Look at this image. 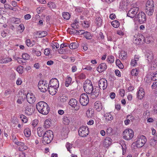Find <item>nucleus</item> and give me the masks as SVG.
<instances>
[{
    "mask_svg": "<svg viewBox=\"0 0 157 157\" xmlns=\"http://www.w3.org/2000/svg\"><path fill=\"white\" fill-rule=\"evenodd\" d=\"M48 85L50 86L58 88L59 87V81L56 78H52L50 81L49 84Z\"/></svg>",
    "mask_w": 157,
    "mask_h": 157,
    "instance_id": "nucleus-16",
    "label": "nucleus"
},
{
    "mask_svg": "<svg viewBox=\"0 0 157 157\" xmlns=\"http://www.w3.org/2000/svg\"><path fill=\"white\" fill-rule=\"evenodd\" d=\"M24 133L26 137H29L31 134V132L30 129L28 128H26L24 130Z\"/></svg>",
    "mask_w": 157,
    "mask_h": 157,
    "instance_id": "nucleus-32",
    "label": "nucleus"
},
{
    "mask_svg": "<svg viewBox=\"0 0 157 157\" xmlns=\"http://www.w3.org/2000/svg\"><path fill=\"white\" fill-rule=\"evenodd\" d=\"M81 104L83 106H86L88 104L89 98L88 95L86 93L81 94L79 98Z\"/></svg>",
    "mask_w": 157,
    "mask_h": 157,
    "instance_id": "nucleus-6",
    "label": "nucleus"
},
{
    "mask_svg": "<svg viewBox=\"0 0 157 157\" xmlns=\"http://www.w3.org/2000/svg\"><path fill=\"white\" fill-rule=\"evenodd\" d=\"M47 35V33L45 31H42L40 33H39L38 37L42 38L46 36Z\"/></svg>",
    "mask_w": 157,
    "mask_h": 157,
    "instance_id": "nucleus-46",
    "label": "nucleus"
},
{
    "mask_svg": "<svg viewBox=\"0 0 157 157\" xmlns=\"http://www.w3.org/2000/svg\"><path fill=\"white\" fill-rule=\"evenodd\" d=\"M71 78L70 76H68L65 82V86L67 87H68L71 84Z\"/></svg>",
    "mask_w": 157,
    "mask_h": 157,
    "instance_id": "nucleus-31",
    "label": "nucleus"
},
{
    "mask_svg": "<svg viewBox=\"0 0 157 157\" xmlns=\"http://www.w3.org/2000/svg\"><path fill=\"white\" fill-rule=\"evenodd\" d=\"M157 142V135H154L153 138L150 140V145L153 147H154L156 145Z\"/></svg>",
    "mask_w": 157,
    "mask_h": 157,
    "instance_id": "nucleus-24",
    "label": "nucleus"
},
{
    "mask_svg": "<svg viewBox=\"0 0 157 157\" xmlns=\"http://www.w3.org/2000/svg\"><path fill=\"white\" fill-rule=\"evenodd\" d=\"M126 118H128L130 120V121L132 122H133V121L135 120V117H134L132 116H131L130 115H128L126 117Z\"/></svg>",
    "mask_w": 157,
    "mask_h": 157,
    "instance_id": "nucleus-55",
    "label": "nucleus"
},
{
    "mask_svg": "<svg viewBox=\"0 0 157 157\" xmlns=\"http://www.w3.org/2000/svg\"><path fill=\"white\" fill-rule=\"evenodd\" d=\"M121 146L122 150H123V154L124 155L126 151V145L124 144H122Z\"/></svg>",
    "mask_w": 157,
    "mask_h": 157,
    "instance_id": "nucleus-54",
    "label": "nucleus"
},
{
    "mask_svg": "<svg viewBox=\"0 0 157 157\" xmlns=\"http://www.w3.org/2000/svg\"><path fill=\"white\" fill-rule=\"evenodd\" d=\"M94 108L98 111H100L102 108V106L101 102L97 101L94 104Z\"/></svg>",
    "mask_w": 157,
    "mask_h": 157,
    "instance_id": "nucleus-19",
    "label": "nucleus"
},
{
    "mask_svg": "<svg viewBox=\"0 0 157 157\" xmlns=\"http://www.w3.org/2000/svg\"><path fill=\"white\" fill-rule=\"evenodd\" d=\"M125 91L123 89H121L120 90V94L122 97H123L124 95Z\"/></svg>",
    "mask_w": 157,
    "mask_h": 157,
    "instance_id": "nucleus-63",
    "label": "nucleus"
},
{
    "mask_svg": "<svg viewBox=\"0 0 157 157\" xmlns=\"http://www.w3.org/2000/svg\"><path fill=\"white\" fill-rule=\"evenodd\" d=\"M112 140L109 137H106L103 142V146L105 148L108 147L111 144Z\"/></svg>",
    "mask_w": 157,
    "mask_h": 157,
    "instance_id": "nucleus-17",
    "label": "nucleus"
},
{
    "mask_svg": "<svg viewBox=\"0 0 157 157\" xmlns=\"http://www.w3.org/2000/svg\"><path fill=\"white\" fill-rule=\"evenodd\" d=\"M63 122L65 125H68L70 123V120L67 116H64L63 118Z\"/></svg>",
    "mask_w": 157,
    "mask_h": 157,
    "instance_id": "nucleus-37",
    "label": "nucleus"
},
{
    "mask_svg": "<svg viewBox=\"0 0 157 157\" xmlns=\"http://www.w3.org/2000/svg\"><path fill=\"white\" fill-rule=\"evenodd\" d=\"M154 11V9H151L149 8L146 7L145 9V12L149 16H151L153 14Z\"/></svg>",
    "mask_w": 157,
    "mask_h": 157,
    "instance_id": "nucleus-26",
    "label": "nucleus"
},
{
    "mask_svg": "<svg viewBox=\"0 0 157 157\" xmlns=\"http://www.w3.org/2000/svg\"><path fill=\"white\" fill-rule=\"evenodd\" d=\"M98 85L99 88L102 89L103 90L105 89L108 85L107 81L104 78L100 79L98 82Z\"/></svg>",
    "mask_w": 157,
    "mask_h": 157,
    "instance_id": "nucleus-11",
    "label": "nucleus"
},
{
    "mask_svg": "<svg viewBox=\"0 0 157 157\" xmlns=\"http://www.w3.org/2000/svg\"><path fill=\"white\" fill-rule=\"evenodd\" d=\"M146 7L155 9V6L153 0H148L146 3Z\"/></svg>",
    "mask_w": 157,
    "mask_h": 157,
    "instance_id": "nucleus-23",
    "label": "nucleus"
},
{
    "mask_svg": "<svg viewBox=\"0 0 157 157\" xmlns=\"http://www.w3.org/2000/svg\"><path fill=\"white\" fill-rule=\"evenodd\" d=\"M94 87L91 82L89 80H86L84 83L83 88L85 92L88 94L91 93Z\"/></svg>",
    "mask_w": 157,
    "mask_h": 157,
    "instance_id": "nucleus-4",
    "label": "nucleus"
},
{
    "mask_svg": "<svg viewBox=\"0 0 157 157\" xmlns=\"http://www.w3.org/2000/svg\"><path fill=\"white\" fill-rule=\"evenodd\" d=\"M51 123L48 120H46L45 121L44 126L45 128H47L50 126Z\"/></svg>",
    "mask_w": 157,
    "mask_h": 157,
    "instance_id": "nucleus-48",
    "label": "nucleus"
},
{
    "mask_svg": "<svg viewBox=\"0 0 157 157\" xmlns=\"http://www.w3.org/2000/svg\"><path fill=\"white\" fill-rule=\"evenodd\" d=\"M84 36L87 39H90L92 37L90 33L87 31L85 32Z\"/></svg>",
    "mask_w": 157,
    "mask_h": 157,
    "instance_id": "nucleus-44",
    "label": "nucleus"
},
{
    "mask_svg": "<svg viewBox=\"0 0 157 157\" xmlns=\"http://www.w3.org/2000/svg\"><path fill=\"white\" fill-rule=\"evenodd\" d=\"M23 67L22 66H19L17 68V70L19 73H21L23 72Z\"/></svg>",
    "mask_w": 157,
    "mask_h": 157,
    "instance_id": "nucleus-56",
    "label": "nucleus"
},
{
    "mask_svg": "<svg viewBox=\"0 0 157 157\" xmlns=\"http://www.w3.org/2000/svg\"><path fill=\"white\" fill-rule=\"evenodd\" d=\"M146 58L147 59L148 62L150 63L152 61L153 59V55L152 52L148 51L146 52L145 55Z\"/></svg>",
    "mask_w": 157,
    "mask_h": 157,
    "instance_id": "nucleus-18",
    "label": "nucleus"
},
{
    "mask_svg": "<svg viewBox=\"0 0 157 157\" xmlns=\"http://www.w3.org/2000/svg\"><path fill=\"white\" fill-rule=\"evenodd\" d=\"M131 73L132 76H137L139 73V71L137 69H135L132 70Z\"/></svg>",
    "mask_w": 157,
    "mask_h": 157,
    "instance_id": "nucleus-36",
    "label": "nucleus"
},
{
    "mask_svg": "<svg viewBox=\"0 0 157 157\" xmlns=\"http://www.w3.org/2000/svg\"><path fill=\"white\" fill-rule=\"evenodd\" d=\"M142 36L144 38L143 41L147 44H149L150 43L151 41V37L149 36H147V35L145 36H142Z\"/></svg>",
    "mask_w": 157,
    "mask_h": 157,
    "instance_id": "nucleus-30",
    "label": "nucleus"
},
{
    "mask_svg": "<svg viewBox=\"0 0 157 157\" xmlns=\"http://www.w3.org/2000/svg\"><path fill=\"white\" fill-rule=\"evenodd\" d=\"M70 31V33L71 34H77L78 30L75 29H68V31Z\"/></svg>",
    "mask_w": 157,
    "mask_h": 157,
    "instance_id": "nucleus-51",
    "label": "nucleus"
},
{
    "mask_svg": "<svg viewBox=\"0 0 157 157\" xmlns=\"http://www.w3.org/2000/svg\"><path fill=\"white\" fill-rule=\"evenodd\" d=\"M115 73L116 75L119 77H121V75L120 72L118 70H116L115 71Z\"/></svg>",
    "mask_w": 157,
    "mask_h": 157,
    "instance_id": "nucleus-60",
    "label": "nucleus"
},
{
    "mask_svg": "<svg viewBox=\"0 0 157 157\" xmlns=\"http://www.w3.org/2000/svg\"><path fill=\"white\" fill-rule=\"evenodd\" d=\"M82 49L84 51H86L88 49V47H87V45L86 44H83L82 45Z\"/></svg>",
    "mask_w": 157,
    "mask_h": 157,
    "instance_id": "nucleus-64",
    "label": "nucleus"
},
{
    "mask_svg": "<svg viewBox=\"0 0 157 157\" xmlns=\"http://www.w3.org/2000/svg\"><path fill=\"white\" fill-rule=\"evenodd\" d=\"M111 25L114 27L117 28L119 26L120 23L118 21L115 20L112 21L111 22Z\"/></svg>",
    "mask_w": 157,
    "mask_h": 157,
    "instance_id": "nucleus-35",
    "label": "nucleus"
},
{
    "mask_svg": "<svg viewBox=\"0 0 157 157\" xmlns=\"http://www.w3.org/2000/svg\"><path fill=\"white\" fill-rule=\"evenodd\" d=\"M63 18L65 20H68L70 17V15L68 12H64L62 14Z\"/></svg>",
    "mask_w": 157,
    "mask_h": 157,
    "instance_id": "nucleus-34",
    "label": "nucleus"
},
{
    "mask_svg": "<svg viewBox=\"0 0 157 157\" xmlns=\"http://www.w3.org/2000/svg\"><path fill=\"white\" fill-rule=\"evenodd\" d=\"M68 99L67 96H62L60 97V101L61 102L64 103L68 100Z\"/></svg>",
    "mask_w": 157,
    "mask_h": 157,
    "instance_id": "nucleus-38",
    "label": "nucleus"
},
{
    "mask_svg": "<svg viewBox=\"0 0 157 157\" xmlns=\"http://www.w3.org/2000/svg\"><path fill=\"white\" fill-rule=\"evenodd\" d=\"M107 59L109 62L111 63H113L114 60V57L112 56H108Z\"/></svg>",
    "mask_w": 157,
    "mask_h": 157,
    "instance_id": "nucleus-43",
    "label": "nucleus"
},
{
    "mask_svg": "<svg viewBox=\"0 0 157 157\" xmlns=\"http://www.w3.org/2000/svg\"><path fill=\"white\" fill-rule=\"evenodd\" d=\"M99 87L98 86H94L92 90V92L90 94L93 98H95L98 97L100 93Z\"/></svg>",
    "mask_w": 157,
    "mask_h": 157,
    "instance_id": "nucleus-14",
    "label": "nucleus"
},
{
    "mask_svg": "<svg viewBox=\"0 0 157 157\" xmlns=\"http://www.w3.org/2000/svg\"><path fill=\"white\" fill-rule=\"evenodd\" d=\"M139 8L137 7H133L130 9L127 14L128 16L133 18L134 17L138 12Z\"/></svg>",
    "mask_w": 157,
    "mask_h": 157,
    "instance_id": "nucleus-10",
    "label": "nucleus"
},
{
    "mask_svg": "<svg viewBox=\"0 0 157 157\" xmlns=\"http://www.w3.org/2000/svg\"><path fill=\"white\" fill-rule=\"evenodd\" d=\"M93 111L89 109L87 110L86 112V115L88 117L91 118L93 116Z\"/></svg>",
    "mask_w": 157,
    "mask_h": 157,
    "instance_id": "nucleus-45",
    "label": "nucleus"
},
{
    "mask_svg": "<svg viewBox=\"0 0 157 157\" xmlns=\"http://www.w3.org/2000/svg\"><path fill=\"white\" fill-rule=\"evenodd\" d=\"M151 76V79L153 81L157 80V71L155 72L152 73Z\"/></svg>",
    "mask_w": 157,
    "mask_h": 157,
    "instance_id": "nucleus-39",
    "label": "nucleus"
},
{
    "mask_svg": "<svg viewBox=\"0 0 157 157\" xmlns=\"http://www.w3.org/2000/svg\"><path fill=\"white\" fill-rule=\"evenodd\" d=\"M37 134L39 137L42 136L43 130L40 127H38L37 128Z\"/></svg>",
    "mask_w": 157,
    "mask_h": 157,
    "instance_id": "nucleus-40",
    "label": "nucleus"
},
{
    "mask_svg": "<svg viewBox=\"0 0 157 157\" xmlns=\"http://www.w3.org/2000/svg\"><path fill=\"white\" fill-rule=\"evenodd\" d=\"M22 57L24 60H28L29 59L30 56L27 53H24L22 55Z\"/></svg>",
    "mask_w": 157,
    "mask_h": 157,
    "instance_id": "nucleus-49",
    "label": "nucleus"
},
{
    "mask_svg": "<svg viewBox=\"0 0 157 157\" xmlns=\"http://www.w3.org/2000/svg\"><path fill=\"white\" fill-rule=\"evenodd\" d=\"M127 3L125 0L121 1L120 3V8L122 10L125 9L127 8Z\"/></svg>",
    "mask_w": 157,
    "mask_h": 157,
    "instance_id": "nucleus-28",
    "label": "nucleus"
},
{
    "mask_svg": "<svg viewBox=\"0 0 157 157\" xmlns=\"http://www.w3.org/2000/svg\"><path fill=\"white\" fill-rule=\"evenodd\" d=\"M79 46L78 43L73 42L71 43L69 45V47L71 49H75L78 48Z\"/></svg>",
    "mask_w": 157,
    "mask_h": 157,
    "instance_id": "nucleus-29",
    "label": "nucleus"
},
{
    "mask_svg": "<svg viewBox=\"0 0 157 157\" xmlns=\"http://www.w3.org/2000/svg\"><path fill=\"white\" fill-rule=\"evenodd\" d=\"M114 39V37L113 35L107 36V39L109 41H113Z\"/></svg>",
    "mask_w": 157,
    "mask_h": 157,
    "instance_id": "nucleus-53",
    "label": "nucleus"
},
{
    "mask_svg": "<svg viewBox=\"0 0 157 157\" xmlns=\"http://www.w3.org/2000/svg\"><path fill=\"white\" fill-rule=\"evenodd\" d=\"M28 102L31 104H33L36 101V98L34 95L32 93H28L26 96Z\"/></svg>",
    "mask_w": 157,
    "mask_h": 157,
    "instance_id": "nucleus-15",
    "label": "nucleus"
},
{
    "mask_svg": "<svg viewBox=\"0 0 157 157\" xmlns=\"http://www.w3.org/2000/svg\"><path fill=\"white\" fill-rule=\"evenodd\" d=\"M57 88L56 87L51 86L48 85V91L49 93L52 95H54L56 94L57 90Z\"/></svg>",
    "mask_w": 157,
    "mask_h": 157,
    "instance_id": "nucleus-21",
    "label": "nucleus"
},
{
    "mask_svg": "<svg viewBox=\"0 0 157 157\" xmlns=\"http://www.w3.org/2000/svg\"><path fill=\"white\" fill-rule=\"evenodd\" d=\"M48 6L51 8H55L56 6L54 3L52 2H49L48 4Z\"/></svg>",
    "mask_w": 157,
    "mask_h": 157,
    "instance_id": "nucleus-47",
    "label": "nucleus"
},
{
    "mask_svg": "<svg viewBox=\"0 0 157 157\" xmlns=\"http://www.w3.org/2000/svg\"><path fill=\"white\" fill-rule=\"evenodd\" d=\"M89 129L86 126H83L81 127L78 131V134L80 136L86 137L89 133Z\"/></svg>",
    "mask_w": 157,
    "mask_h": 157,
    "instance_id": "nucleus-7",
    "label": "nucleus"
},
{
    "mask_svg": "<svg viewBox=\"0 0 157 157\" xmlns=\"http://www.w3.org/2000/svg\"><path fill=\"white\" fill-rule=\"evenodd\" d=\"M85 31L84 30H78L77 32V34L79 35H82L83 34H85Z\"/></svg>",
    "mask_w": 157,
    "mask_h": 157,
    "instance_id": "nucleus-62",
    "label": "nucleus"
},
{
    "mask_svg": "<svg viewBox=\"0 0 157 157\" xmlns=\"http://www.w3.org/2000/svg\"><path fill=\"white\" fill-rule=\"evenodd\" d=\"M104 117H105L106 121H111L113 119L112 115L109 113H106L104 115Z\"/></svg>",
    "mask_w": 157,
    "mask_h": 157,
    "instance_id": "nucleus-27",
    "label": "nucleus"
},
{
    "mask_svg": "<svg viewBox=\"0 0 157 157\" xmlns=\"http://www.w3.org/2000/svg\"><path fill=\"white\" fill-rule=\"evenodd\" d=\"M44 53L45 55L48 56L50 53V50L49 49H45L44 50Z\"/></svg>",
    "mask_w": 157,
    "mask_h": 157,
    "instance_id": "nucleus-61",
    "label": "nucleus"
},
{
    "mask_svg": "<svg viewBox=\"0 0 157 157\" xmlns=\"http://www.w3.org/2000/svg\"><path fill=\"white\" fill-rule=\"evenodd\" d=\"M96 25L99 27L101 26L102 24V21L100 17H97L96 19Z\"/></svg>",
    "mask_w": 157,
    "mask_h": 157,
    "instance_id": "nucleus-33",
    "label": "nucleus"
},
{
    "mask_svg": "<svg viewBox=\"0 0 157 157\" xmlns=\"http://www.w3.org/2000/svg\"><path fill=\"white\" fill-rule=\"evenodd\" d=\"M38 123V120L37 119H35L33 121L31 125L33 128H34L37 125Z\"/></svg>",
    "mask_w": 157,
    "mask_h": 157,
    "instance_id": "nucleus-50",
    "label": "nucleus"
},
{
    "mask_svg": "<svg viewBox=\"0 0 157 157\" xmlns=\"http://www.w3.org/2000/svg\"><path fill=\"white\" fill-rule=\"evenodd\" d=\"M20 118L21 119L22 122L24 123H26L27 122L28 119L27 117L24 115H21L20 116Z\"/></svg>",
    "mask_w": 157,
    "mask_h": 157,
    "instance_id": "nucleus-42",
    "label": "nucleus"
},
{
    "mask_svg": "<svg viewBox=\"0 0 157 157\" xmlns=\"http://www.w3.org/2000/svg\"><path fill=\"white\" fill-rule=\"evenodd\" d=\"M38 86L39 89L43 92H46L48 89V86L47 87V84L46 82L42 80H40Z\"/></svg>",
    "mask_w": 157,
    "mask_h": 157,
    "instance_id": "nucleus-8",
    "label": "nucleus"
},
{
    "mask_svg": "<svg viewBox=\"0 0 157 157\" xmlns=\"http://www.w3.org/2000/svg\"><path fill=\"white\" fill-rule=\"evenodd\" d=\"M136 18L140 24L145 22L146 21V16L143 12H140L136 16Z\"/></svg>",
    "mask_w": 157,
    "mask_h": 157,
    "instance_id": "nucleus-9",
    "label": "nucleus"
},
{
    "mask_svg": "<svg viewBox=\"0 0 157 157\" xmlns=\"http://www.w3.org/2000/svg\"><path fill=\"white\" fill-rule=\"evenodd\" d=\"M66 147L67 149V150L69 151L70 153H71L70 149L72 147V144H70L68 143H67V144Z\"/></svg>",
    "mask_w": 157,
    "mask_h": 157,
    "instance_id": "nucleus-57",
    "label": "nucleus"
},
{
    "mask_svg": "<svg viewBox=\"0 0 157 157\" xmlns=\"http://www.w3.org/2000/svg\"><path fill=\"white\" fill-rule=\"evenodd\" d=\"M151 88L152 89H155L157 88V82H154L151 85Z\"/></svg>",
    "mask_w": 157,
    "mask_h": 157,
    "instance_id": "nucleus-59",
    "label": "nucleus"
},
{
    "mask_svg": "<svg viewBox=\"0 0 157 157\" xmlns=\"http://www.w3.org/2000/svg\"><path fill=\"white\" fill-rule=\"evenodd\" d=\"M147 141V139L145 136H140L138 137L136 141L133 143V144L136 145V147L140 148L142 147Z\"/></svg>",
    "mask_w": 157,
    "mask_h": 157,
    "instance_id": "nucleus-3",
    "label": "nucleus"
},
{
    "mask_svg": "<svg viewBox=\"0 0 157 157\" xmlns=\"http://www.w3.org/2000/svg\"><path fill=\"white\" fill-rule=\"evenodd\" d=\"M113 130L112 128L111 127L108 128L106 131V134L107 135H109L111 134Z\"/></svg>",
    "mask_w": 157,
    "mask_h": 157,
    "instance_id": "nucleus-52",
    "label": "nucleus"
},
{
    "mask_svg": "<svg viewBox=\"0 0 157 157\" xmlns=\"http://www.w3.org/2000/svg\"><path fill=\"white\" fill-rule=\"evenodd\" d=\"M55 47H56V48H58L59 47V44L57 42H54L53 44L52 45V47L53 48H55Z\"/></svg>",
    "mask_w": 157,
    "mask_h": 157,
    "instance_id": "nucleus-58",
    "label": "nucleus"
},
{
    "mask_svg": "<svg viewBox=\"0 0 157 157\" xmlns=\"http://www.w3.org/2000/svg\"><path fill=\"white\" fill-rule=\"evenodd\" d=\"M36 106L38 111L42 114L47 115L49 112L50 108L48 105L44 101H40L38 102Z\"/></svg>",
    "mask_w": 157,
    "mask_h": 157,
    "instance_id": "nucleus-1",
    "label": "nucleus"
},
{
    "mask_svg": "<svg viewBox=\"0 0 157 157\" xmlns=\"http://www.w3.org/2000/svg\"><path fill=\"white\" fill-rule=\"evenodd\" d=\"M53 137V132L49 130L45 132L42 139V143L44 144H48L50 143L52 140Z\"/></svg>",
    "mask_w": 157,
    "mask_h": 157,
    "instance_id": "nucleus-2",
    "label": "nucleus"
},
{
    "mask_svg": "<svg viewBox=\"0 0 157 157\" xmlns=\"http://www.w3.org/2000/svg\"><path fill=\"white\" fill-rule=\"evenodd\" d=\"M16 144L17 145L21 146V147H20L18 148L19 150V151L21 150V151H22L23 150H25L26 149L25 148L24 149L23 148H22V146H24L25 144L24 143L17 141V143Z\"/></svg>",
    "mask_w": 157,
    "mask_h": 157,
    "instance_id": "nucleus-41",
    "label": "nucleus"
},
{
    "mask_svg": "<svg viewBox=\"0 0 157 157\" xmlns=\"http://www.w3.org/2000/svg\"><path fill=\"white\" fill-rule=\"evenodd\" d=\"M24 107L25 113L27 115H30L33 113V106L31 105L27 104L26 105H25Z\"/></svg>",
    "mask_w": 157,
    "mask_h": 157,
    "instance_id": "nucleus-13",
    "label": "nucleus"
},
{
    "mask_svg": "<svg viewBox=\"0 0 157 157\" xmlns=\"http://www.w3.org/2000/svg\"><path fill=\"white\" fill-rule=\"evenodd\" d=\"M69 132V130L67 127L65 126L62 127L61 132L62 135L65 136V137L67 136Z\"/></svg>",
    "mask_w": 157,
    "mask_h": 157,
    "instance_id": "nucleus-22",
    "label": "nucleus"
},
{
    "mask_svg": "<svg viewBox=\"0 0 157 157\" xmlns=\"http://www.w3.org/2000/svg\"><path fill=\"white\" fill-rule=\"evenodd\" d=\"M78 102L77 101L75 98H71L68 104L72 108H75V110H77L79 109V106L78 105Z\"/></svg>",
    "mask_w": 157,
    "mask_h": 157,
    "instance_id": "nucleus-12",
    "label": "nucleus"
},
{
    "mask_svg": "<svg viewBox=\"0 0 157 157\" xmlns=\"http://www.w3.org/2000/svg\"><path fill=\"white\" fill-rule=\"evenodd\" d=\"M143 90V89L140 88L138 91L137 97L140 99H142L145 93Z\"/></svg>",
    "mask_w": 157,
    "mask_h": 157,
    "instance_id": "nucleus-25",
    "label": "nucleus"
},
{
    "mask_svg": "<svg viewBox=\"0 0 157 157\" xmlns=\"http://www.w3.org/2000/svg\"><path fill=\"white\" fill-rule=\"evenodd\" d=\"M107 66L105 63H101L97 68V70L100 73L105 71L106 69Z\"/></svg>",
    "mask_w": 157,
    "mask_h": 157,
    "instance_id": "nucleus-20",
    "label": "nucleus"
},
{
    "mask_svg": "<svg viewBox=\"0 0 157 157\" xmlns=\"http://www.w3.org/2000/svg\"><path fill=\"white\" fill-rule=\"evenodd\" d=\"M134 136V132L131 129H126L123 132V138L126 140H131Z\"/></svg>",
    "mask_w": 157,
    "mask_h": 157,
    "instance_id": "nucleus-5",
    "label": "nucleus"
}]
</instances>
